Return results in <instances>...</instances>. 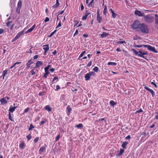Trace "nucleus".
<instances>
[{
	"label": "nucleus",
	"mask_w": 158,
	"mask_h": 158,
	"mask_svg": "<svg viewBox=\"0 0 158 158\" xmlns=\"http://www.w3.org/2000/svg\"><path fill=\"white\" fill-rule=\"evenodd\" d=\"M139 30L143 33L148 34L149 32V29L147 26L144 23L141 24Z\"/></svg>",
	"instance_id": "1"
},
{
	"label": "nucleus",
	"mask_w": 158,
	"mask_h": 158,
	"mask_svg": "<svg viewBox=\"0 0 158 158\" xmlns=\"http://www.w3.org/2000/svg\"><path fill=\"white\" fill-rule=\"evenodd\" d=\"M144 19L145 22L148 23H152L154 21L153 17L150 15H148L144 16Z\"/></svg>",
	"instance_id": "2"
},
{
	"label": "nucleus",
	"mask_w": 158,
	"mask_h": 158,
	"mask_svg": "<svg viewBox=\"0 0 158 158\" xmlns=\"http://www.w3.org/2000/svg\"><path fill=\"white\" fill-rule=\"evenodd\" d=\"M141 24L138 20H135L131 25V28L133 29H137L139 28Z\"/></svg>",
	"instance_id": "3"
},
{
	"label": "nucleus",
	"mask_w": 158,
	"mask_h": 158,
	"mask_svg": "<svg viewBox=\"0 0 158 158\" xmlns=\"http://www.w3.org/2000/svg\"><path fill=\"white\" fill-rule=\"evenodd\" d=\"M96 74L94 72H90L89 73H86L85 76V80L86 81H89L90 80V77L92 76H95Z\"/></svg>",
	"instance_id": "4"
},
{
	"label": "nucleus",
	"mask_w": 158,
	"mask_h": 158,
	"mask_svg": "<svg viewBox=\"0 0 158 158\" xmlns=\"http://www.w3.org/2000/svg\"><path fill=\"white\" fill-rule=\"evenodd\" d=\"M47 147V145L45 143L44 144V146L41 147L39 149V154L41 155L43 153L45 152Z\"/></svg>",
	"instance_id": "5"
},
{
	"label": "nucleus",
	"mask_w": 158,
	"mask_h": 158,
	"mask_svg": "<svg viewBox=\"0 0 158 158\" xmlns=\"http://www.w3.org/2000/svg\"><path fill=\"white\" fill-rule=\"evenodd\" d=\"M143 86H144V88L145 89H146L147 91L150 92L152 94V97H154L155 96V93L152 89H150L146 85H145L144 84L143 85Z\"/></svg>",
	"instance_id": "6"
},
{
	"label": "nucleus",
	"mask_w": 158,
	"mask_h": 158,
	"mask_svg": "<svg viewBox=\"0 0 158 158\" xmlns=\"http://www.w3.org/2000/svg\"><path fill=\"white\" fill-rule=\"evenodd\" d=\"M139 53L141 54V55H139V56L142 57L143 58L148 60L146 56H144V55L148 54V52L145 51H139Z\"/></svg>",
	"instance_id": "7"
},
{
	"label": "nucleus",
	"mask_w": 158,
	"mask_h": 158,
	"mask_svg": "<svg viewBox=\"0 0 158 158\" xmlns=\"http://www.w3.org/2000/svg\"><path fill=\"white\" fill-rule=\"evenodd\" d=\"M144 47H147L148 49L150 51L153 52L155 53L157 52V51L154 47L148 45H144Z\"/></svg>",
	"instance_id": "8"
},
{
	"label": "nucleus",
	"mask_w": 158,
	"mask_h": 158,
	"mask_svg": "<svg viewBox=\"0 0 158 158\" xmlns=\"http://www.w3.org/2000/svg\"><path fill=\"white\" fill-rule=\"evenodd\" d=\"M22 5V1L21 0H19L17 4V6L16 8V13L18 14H19L20 9Z\"/></svg>",
	"instance_id": "9"
},
{
	"label": "nucleus",
	"mask_w": 158,
	"mask_h": 158,
	"mask_svg": "<svg viewBox=\"0 0 158 158\" xmlns=\"http://www.w3.org/2000/svg\"><path fill=\"white\" fill-rule=\"evenodd\" d=\"M135 14L136 15L139 16H144V14L143 13H142L141 11L139 10H136L135 12Z\"/></svg>",
	"instance_id": "10"
},
{
	"label": "nucleus",
	"mask_w": 158,
	"mask_h": 158,
	"mask_svg": "<svg viewBox=\"0 0 158 158\" xmlns=\"http://www.w3.org/2000/svg\"><path fill=\"white\" fill-rule=\"evenodd\" d=\"M43 47H45L43 48V49L44 51V54L45 55L47 51L49 50V45L48 44L44 45Z\"/></svg>",
	"instance_id": "11"
},
{
	"label": "nucleus",
	"mask_w": 158,
	"mask_h": 158,
	"mask_svg": "<svg viewBox=\"0 0 158 158\" xmlns=\"http://www.w3.org/2000/svg\"><path fill=\"white\" fill-rule=\"evenodd\" d=\"M24 30H22L20 32L18 33L16 35V37L18 39L19 38H20L21 36L23 35L24 34Z\"/></svg>",
	"instance_id": "12"
},
{
	"label": "nucleus",
	"mask_w": 158,
	"mask_h": 158,
	"mask_svg": "<svg viewBox=\"0 0 158 158\" xmlns=\"http://www.w3.org/2000/svg\"><path fill=\"white\" fill-rule=\"evenodd\" d=\"M124 152V150L123 149H120V151H118V153L116 154V156H119L122 155Z\"/></svg>",
	"instance_id": "13"
},
{
	"label": "nucleus",
	"mask_w": 158,
	"mask_h": 158,
	"mask_svg": "<svg viewBox=\"0 0 158 158\" xmlns=\"http://www.w3.org/2000/svg\"><path fill=\"white\" fill-rule=\"evenodd\" d=\"M26 147L25 143L24 142H22L19 145V147L20 149H23Z\"/></svg>",
	"instance_id": "14"
},
{
	"label": "nucleus",
	"mask_w": 158,
	"mask_h": 158,
	"mask_svg": "<svg viewBox=\"0 0 158 158\" xmlns=\"http://www.w3.org/2000/svg\"><path fill=\"white\" fill-rule=\"evenodd\" d=\"M43 64V62L42 61H38L36 63L35 66L36 68H39Z\"/></svg>",
	"instance_id": "15"
},
{
	"label": "nucleus",
	"mask_w": 158,
	"mask_h": 158,
	"mask_svg": "<svg viewBox=\"0 0 158 158\" xmlns=\"http://www.w3.org/2000/svg\"><path fill=\"white\" fill-rule=\"evenodd\" d=\"M36 27V24H34L31 28L28 29L25 32L26 34L31 32Z\"/></svg>",
	"instance_id": "16"
},
{
	"label": "nucleus",
	"mask_w": 158,
	"mask_h": 158,
	"mask_svg": "<svg viewBox=\"0 0 158 158\" xmlns=\"http://www.w3.org/2000/svg\"><path fill=\"white\" fill-rule=\"evenodd\" d=\"M33 63V61H32L31 59H30L26 64L27 67L26 69H29L31 64Z\"/></svg>",
	"instance_id": "17"
},
{
	"label": "nucleus",
	"mask_w": 158,
	"mask_h": 158,
	"mask_svg": "<svg viewBox=\"0 0 158 158\" xmlns=\"http://www.w3.org/2000/svg\"><path fill=\"white\" fill-rule=\"evenodd\" d=\"M17 106H14V107H12V106H11L9 109V112L13 113L15 110V109L17 108Z\"/></svg>",
	"instance_id": "18"
},
{
	"label": "nucleus",
	"mask_w": 158,
	"mask_h": 158,
	"mask_svg": "<svg viewBox=\"0 0 158 158\" xmlns=\"http://www.w3.org/2000/svg\"><path fill=\"white\" fill-rule=\"evenodd\" d=\"M0 101L2 105L6 104L7 103V101L6 99L5 98H2L0 100Z\"/></svg>",
	"instance_id": "19"
},
{
	"label": "nucleus",
	"mask_w": 158,
	"mask_h": 158,
	"mask_svg": "<svg viewBox=\"0 0 158 158\" xmlns=\"http://www.w3.org/2000/svg\"><path fill=\"white\" fill-rule=\"evenodd\" d=\"M72 108L69 105H68L66 108V110L68 112L67 115L69 116V115L70 113L72 111Z\"/></svg>",
	"instance_id": "20"
},
{
	"label": "nucleus",
	"mask_w": 158,
	"mask_h": 158,
	"mask_svg": "<svg viewBox=\"0 0 158 158\" xmlns=\"http://www.w3.org/2000/svg\"><path fill=\"white\" fill-rule=\"evenodd\" d=\"M109 10L111 12L112 14V17L113 18H115L118 15L114 12L112 9L110 8Z\"/></svg>",
	"instance_id": "21"
},
{
	"label": "nucleus",
	"mask_w": 158,
	"mask_h": 158,
	"mask_svg": "<svg viewBox=\"0 0 158 158\" xmlns=\"http://www.w3.org/2000/svg\"><path fill=\"white\" fill-rule=\"evenodd\" d=\"M109 35L110 34L109 33H107L106 32H103L102 34H101L100 35L102 38H103L104 37H106L107 36Z\"/></svg>",
	"instance_id": "22"
},
{
	"label": "nucleus",
	"mask_w": 158,
	"mask_h": 158,
	"mask_svg": "<svg viewBox=\"0 0 158 158\" xmlns=\"http://www.w3.org/2000/svg\"><path fill=\"white\" fill-rule=\"evenodd\" d=\"M60 4L59 2V0H56V4L53 5L52 7L53 8H56L58 7L60 5Z\"/></svg>",
	"instance_id": "23"
},
{
	"label": "nucleus",
	"mask_w": 158,
	"mask_h": 158,
	"mask_svg": "<svg viewBox=\"0 0 158 158\" xmlns=\"http://www.w3.org/2000/svg\"><path fill=\"white\" fill-rule=\"evenodd\" d=\"M155 23L158 29V15L157 14H155Z\"/></svg>",
	"instance_id": "24"
},
{
	"label": "nucleus",
	"mask_w": 158,
	"mask_h": 158,
	"mask_svg": "<svg viewBox=\"0 0 158 158\" xmlns=\"http://www.w3.org/2000/svg\"><path fill=\"white\" fill-rule=\"evenodd\" d=\"M94 2V0H92L89 3L88 5V6L89 7H91L93 8L94 6V4L93 3Z\"/></svg>",
	"instance_id": "25"
},
{
	"label": "nucleus",
	"mask_w": 158,
	"mask_h": 158,
	"mask_svg": "<svg viewBox=\"0 0 158 158\" xmlns=\"http://www.w3.org/2000/svg\"><path fill=\"white\" fill-rule=\"evenodd\" d=\"M128 144V143L127 141H125L123 142L122 144V147L123 148H126L127 145Z\"/></svg>",
	"instance_id": "26"
},
{
	"label": "nucleus",
	"mask_w": 158,
	"mask_h": 158,
	"mask_svg": "<svg viewBox=\"0 0 158 158\" xmlns=\"http://www.w3.org/2000/svg\"><path fill=\"white\" fill-rule=\"evenodd\" d=\"M117 104V102H115L113 100H111L110 102V105L112 106H114Z\"/></svg>",
	"instance_id": "27"
},
{
	"label": "nucleus",
	"mask_w": 158,
	"mask_h": 158,
	"mask_svg": "<svg viewBox=\"0 0 158 158\" xmlns=\"http://www.w3.org/2000/svg\"><path fill=\"white\" fill-rule=\"evenodd\" d=\"M102 19V17L100 16H97V20L98 23H100Z\"/></svg>",
	"instance_id": "28"
},
{
	"label": "nucleus",
	"mask_w": 158,
	"mask_h": 158,
	"mask_svg": "<svg viewBox=\"0 0 158 158\" xmlns=\"http://www.w3.org/2000/svg\"><path fill=\"white\" fill-rule=\"evenodd\" d=\"M8 70H5L3 72L2 76L3 79H4L5 76L8 74Z\"/></svg>",
	"instance_id": "29"
},
{
	"label": "nucleus",
	"mask_w": 158,
	"mask_h": 158,
	"mask_svg": "<svg viewBox=\"0 0 158 158\" xmlns=\"http://www.w3.org/2000/svg\"><path fill=\"white\" fill-rule=\"evenodd\" d=\"M132 50L136 55L138 56H139V55H141V54L139 53V51L137 52L134 49H132Z\"/></svg>",
	"instance_id": "30"
},
{
	"label": "nucleus",
	"mask_w": 158,
	"mask_h": 158,
	"mask_svg": "<svg viewBox=\"0 0 158 158\" xmlns=\"http://www.w3.org/2000/svg\"><path fill=\"white\" fill-rule=\"evenodd\" d=\"M108 65L116 66L117 65V63L114 62H108L107 63Z\"/></svg>",
	"instance_id": "31"
},
{
	"label": "nucleus",
	"mask_w": 158,
	"mask_h": 158,
	"mask_svg": "<svg viewBox=\"0 0 158 158\" xmlns=\"http://www.w3.org/2000/svg\"><path fill=\"white\" fill-rule=\"evenodd\" d=\"M46 110H47L48 111H52V108L49 105H47L45 107Z\"/></svg>",
	"instance_id": "32"
},
{
	"label": "nucleus",
	"mask_w": 158,
	"mask_h": 158,
	"mask_svg": "<svg viewBox=\"0 0 158 158\" xmlns=\"http://www.w3.org/2000/svg\"><path fill=\"white\" fill-rule=\"evenodd\" d=\"M107 8L106 5L104 6V8L103 11V14L105 15H106L107 11Z\"/></svg>",
	"instance_id": "33"
},
{
	"label": "nucleus",
	"mask_w": 158,
	"mask_h": 158,
	"mask_svg": "<svg viewBox=\"0 0 158 158\" xmlns=\"http://www.w3.org/2000/svg\"><path fill=\"white\" fill-rule=\"evenodd\" d=\"M56 30H55L53 32H52L49 35H48V37H52L54 35V34L56 32Z\"/></svg>",
	"instance_id": "34"
},
{
	"label": "nucleus",
	"mask_w": 158,
	"mask_h": 158,
	"mask_svg": "<svg viewBox=\"0 0 158 158\" xmlns=\"http://www.w3.org/2000/svg\"><path fill=\"white\" fill-rule=\"evenodd\" d=\"M35 128V127L32 124H30V127L28 128V130L29 131L32 130L33 128Z\"/></svg>",
	"instance_id": "35"
},
{
	"label": "nucleus",
	"mask_w": 158,
	"mask_h": 158,
	"mask_svg": "<svg viewBox=\"0 0 158 158\" xmlns=\"http://www.w3.org/2000/svg\"><path fill=\"white\" fill-rule=\"evenodd\" d=\"M83 127V125L82 123H79L78 125H77L75 126L76 127H77L78 128H82Z\"/></svg>",
	"instance_id": "36"
},
{
	"label": "nucleus",
	"mask_w": 158,
	"mask_h": 158,
	"mask_svg": "<svg viewBox=\"0 0 158 158\" xmlns=\"http://www.w3.org/2000/svg\"><path fill=\"white\" fill-rule=\"evenodd\" d=\"M26 137L27 139V140L28 141L30 140L32 138L31 136V133L29 134L28 135H27Z\"/></svg>",
	"instance_id": "37"
},
{
	"label": "nucleus",
	"mask_w": 158,
	"mask_h": 158,
	"mask_svg": "<svg viewBox=\"0 0 158 158\" xmlns=\"http://www.w3.org/2000/svg\"><path fill=\"white\" fill-rule=\"evenodd\" d=\"M74 27H75L78 24L79 21H78L75 20V19H74Z\"/></svg>",
	"instance_id": "38"
},
{
	"label": "nucleus",
	"mask_w": 158,
	"mask_h": 158,
	"mask_svg": "<svg viewBox=\"0 0 158 158\" xmlns=\"http://www.w3.org/2000/svg\"><path fill=\"white\" fill-rule=\"evenodd\" d=\"M60 137V134H59L55 138V141L57 142L58 141Z\"/></svg>",
	"instance_id": "39"
},
{
	"label": "nucleus",
	"mask_w": 158,
	"mask_h": 158,
	"mask_svg": "<svg viewBox=\"0 0 158 158\" xmlns=\"http://www.w3.org/2000/svg\"><path fill=\"white\" fill-rule=\"evenodd\" d=\"M117 43L118 44H123V43L126 44V42L124 41H118L117 42Z\"/></svg>",
	"instance_id": "40"
},
{
	"label": "nucleus",
	"mask_w": 158,
	"mask_h": 158,
	"mask_svg": "<svg viewBox=\"0 0 158 158\" xmlns=\"http://www.w3.org/2000/svg\"><path fill=\"white\" fill-rule=\"evenodd\" d=\"M9 118L10 121H13V117L11 116V114L10 112H9Z\"/></svg>",
	"instance_id": "41"
},
{
	"label": "nucleus",
	"mask_w": 158,
	"mask_h": 158,
	"mask_svg": "<svg viewBox=\"0 0 158 158\" xmlns=\"http://www.w3.org/2000/svg\"><path fill=\"white\" fill-rule=\"evenodd\" d=\"M86 51H84L83 52H82V53L80 55L79 57V58H80L81 57H82L83 56L84 54L85 53H86Z\"/></svg>",
	"instance_id": "42"
},
{
	"label": "nucleus",
	"mask_w": 158,
	"mask_h": 158,
	"mask_svg": "<svg viewBox=\"0 0 158 158\" xmlns=\"http://www.w3.org/2000/svg\"><path fill=\"white\" fill-rule=\"evenodd\" d=\"M92 60H91L90 61H89L88 62V64H87V66L88 67L92 65Z\"/></svg>",
	"instance_id": "43"
},
{
	"label": "nucleus",
	"mask_w": 158,
	"mask_h": 158,
	"mask_svg": "<svg viewBox=\"0 0 158 158\" xmlns=\"http://www.w3.org/2000/svg\"><path fill=\"white\" fill-rule=\"evenodd\" d=\"M144 45H134V47H137L138 48H140L142 47L143 46L144 47Z\"/></svg>",
	"instance_id": "44"
},
{
	"label": "nucleus",
	"mask_w": 158,
	"mask_h": 158,
	"mask_svg": "<svg viewBox=\"0 0 158 158\" xmlns=\"http://www.w3.org/2000/svg\"><path fill=\"white\" fill-rule=\"evenodd\" d=\"M39 137H36L34 139V142L35 143H36L39 140Z\"/></svg>",
	"instance_id": "45"
},
{
	"label": "nucleus",
	"mask_w": 158,
	"mask_h": 158,
	"mask_svg": "<svg viewBox=\"0 0 158 158\" xmlns=\"http://www.w3.org/2000/svg\"><path fill=\"white\" fill-rule=\"evenodd\" d=\"M93 70L94 72H97L98 70V67L96 66L93 69Z\"/></svg>",
	"instance_id": "46"
},
{
	"label": "nucleus",
	"mask_w": 158,
	"mask_h": 158,
	"mask_svg": "<svg viewBox=\"0 0 158 158\" xmlns=\"http://www.w3.org/2000/svg\"><path fill=\"white\" fill-rule=\"evenodd\" d=\"M143 112V110L141 109H140L139 110H137L135 112V113L137 114V113H139Z\"/></svg>",
	"instance_id": "47"
},
{
	"label": "nucleus",
	"mask_w": 158,
	"mask_h": 158,
	"mask_svg": "<svg viewBox=\"0 0 158 158\" xmlns=\"http://www.w3.org/2000/svg\"><path fill=\"white\" fill-rule=\"evenodd\" d=\"M34 69H32L30 71V73H31L32 75H35V72L34 71Z\"/></svg>",
	"instance_id": "48"
},
{
	"label": "nucleus",
	"mask_w": 158,
	"mask_h": 158,
	"mask_svg": "<svg viewBox=\"0 0 158 158\" xmlns=\"http://www.w3.org/2000/svg\"><path fill=\"white\" fill-rule=\"evenodd\" d=\"M12 21H9L6 24V26L7 27H9L10 26V24L12 23Z\"/></svg>",
	"instance_id": "49"
},
{
	"label": "nucleus",
	"mask_w": 158,
	"mask_h": 158,
	"mask_svg": "<svg viewBox=\"0 0 158 158\" xmlns=\"http://www.w3.org/2000/svg\"><path fill=\"white\" fill-rule=\"evenodd\" d=\"M56 88L55 89V91H58L59 89H60V87L59 85H56Z\"/></svg>",
	"instance_id": "50"
},
{
	"label": "nucleus",
	"mask_w": 158,
	"mask_h": 158,
	"mask_svg": "<svg viewBox=\"0 0 158 158\" xmlns=\"http://www.w3.org/2000/svg\"><path fill=\"white\" fill-rule=\"evenodd\" d=\"M90 14V13L88 10H86L85 15H86L87 16H88V15Z\"/></svg>",
	"instance_id": "51"
},
{
	"label": "nucleus",
	"mask_w": 158,
	"mask_h": 158,
	"mask_svg": "<svg viewBox=\"0 0 158 158\" xmlns=\"http://www.w3.org/2000/svg\"><path fill=\"white\" fill-rule=\"evenodd\" d=\"M50 19L48 17H46L45 18V19L44 20V22L45 23L48 22L49 21Z\"/></svg>",
	"instance_id": "52"
},
{
	"label": "nucleus",
	"mask_w": 158,
	"mask_h": 158,
	"mask_svg": "<svg viewBox=\"0 0 158 158\" xmlns=\"http://www.w3.org/2000/svg\"><path fill=\"white\" fill-rule=\"evenodd\" d=\"M56 79H58V77L57 76L54 77L52 81V82L53 83V82Z\"/></svg>",
	"instance_id": "53"
},
{
	"label": "nucleus",
	"mask_w": 158,
	"mask_h": 158,
	"mask_svg": "<svg viewBox=\"0 0 158 158\" xmlns=\"http://www.w3.org/2000/svg\"><path fill=\"white\" fill-rule=\"evenodd\" d=\"M87 16H87L86 15H83L82 18V20H86L87 19Z\"/></svg>",
	"instance_id": "54"
},
{
	"label": "nucleus",
	"mask_w": 158,
	"mask_h": 158,
	"mask_svg": "<svg viewBox=\"0 0 158 158\" xmlns=\"http://www.w3.org/2000/svg\"><path fill=\"white\" fill-rule=\"evenodd\" d=\"M29 107H27V108H26V109H25L24 110V113H27L28 112L29 110Z\"/></svg>",
	"instance_id": "55"
},
{
	"label": "nucleus",
	"mask_w": 158,
	"mask_h": 158,
	"mask_svg": "<svg viewBox=\"0 0 158 158\" xmlns=\"http://www.w3.org/2000/svg\"><path fill=\"white\" fill-rule=\"evenodd\" d=\"M4 30L2 28H0V35L3 33L4 32Z\"/></svg>",
	"instance_id": "56"
},
{
	"label": "nucleus",
	"mask_w": 158,
	"mask_h": 158,
	"mask_svg": "<svg viewBox=\"0 0 158 158\" xmlns=\"http://www.w3.org/2000/svg\"><path fill=\"white\" fill-rule=\"evenodd\" d=\"M131 139V137L130 135H128L125 138V139L126 140H130Z\"/></svg>",
	"instance_id": "57"
},
{
	"label": "nucleus",
	"mask_w": 158,
	"mask_h": 158,
	"mask_svg": "<svg viewBox=\"0 0 158 158\" xmlns=\"http://www.w3.org/2000/svg\"><path fill=\"white\" fill-rule=\"evenodd\" d=\"M61 26V21H60V22L59 23H58V25L56 26V29H57V28L58 27H60Z\"/></svg>",
	"instance_id": "58"
},
{
	"label": "nucleus",
	"mask_w": 158,
	"mask_h": 158,
	"mask_svg": "<svg viewBox=\"0 0 158 158\" xmlns=\"http://www.w3.org/2000/svg\"><path fill=\"white\" fill-rule=\"evenodd\" d=\"M44 71L45 73L49 74V72L48 71V69L47 68H44Z\"/></svg>",
	"instance_id": "59"
},
{
	"label": "nucleus",
	"mask_w": 158,
	"mask_h": 158,
	"mask_svg": "<svg viewBox=\"0 0 158 158\" xmlns=\"http://www.w3.org/2000/svg\"><path fill=\"white\" fill-rule=\"evenodd\" d=\"M78 30L77 29L76 30L75 32V33L74 34L73 36H74L76 35H77L78 34Z\"/></svg>",
	"instance_id": "60"
},
{
	"label": "nucleus",
	"mask_w": 158,
	"mask_h": 158,
	"mask_svg": "<svg viewBox=\"0 0 158 158\" xmlns=\"http://www.w3.org/2000/svg\"><path fill=\"white\" fill-rule=\"evenodd\" d=\"M46 122V121H41L40 123V125H44V124Z\"/></svg>",
	"instance_id": "61"
},
{
	"label": "nucleus",
	"mask_w": 158,
	"mask_h": 158,
	"mask_svg": "<svg viewBox=\"0 0 158 158\" xmlns=\"http://www.w3.org/2000/svg\"><path fill=\"white\" fill-rule=\"evenodd\" d=\"M155 118L158 119V112L155 113Z\"/></svg>",
	"instance_id": "62"
},
{
	"label": "nucleus",
	"mask_w": 158,
	"mask_h": 158,
	"mask_svg": "<svg viewBox=\"0 0 158 158\" xmlns=\"http://www.w3.org/2000/svg\"><path fill=\"white\" fill-rule=\"evenodd\" d=\"M38 57L39 55H38L35 56L33 57L34 60L37 59L38 58Z\"/></svg>",
	"instance_id": "63"
},
{
	"label": "nucleus",
	"mask_w": 158,
	"mask_h": 158,
	"mask_svg": "<svg viewBox=\"0 0 158 158\" xmlns=\"http://www.w3.org/2000/svg\"><path fill=\"white\" fill-rule=\"evenodd\" d=\"M48 75H49V74L45 73L44 74V75L43 77L45 78H46L48 76Z\"/></svg>",
	"instance_id": "64"
}]
</instances>
